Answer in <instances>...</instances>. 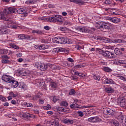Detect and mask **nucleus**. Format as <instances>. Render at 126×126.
I'll return each instance as SVG.
<instances>
[{
  "instance_id": "nucleus-25",
  "label": "nucleus",
  "mask_w": 126,
  "mask_h": 126,
  "mask_svg": "<svg viewBox=\"0 0 126 126\" xmlns=\"http://www.w3.org/2000/svg\"><path fill=\"white\" fill-rule=\"evenodd\" d=\"M32 34H38V35H42L43 34L42 30H32Z\"/></svg>"
},
{
  "instance_id": "nucleus-37",
  "label": "nucleus",
  "mask_w": 126,
  "mask_h": 126,
  "mask_svg": "<svg viewBox=\"0 0 126 126\" xmlns=\"http://www.w3.org/2000/svg\"><path fill=\"white\" fill-rule=\"evenodd\" d=\"M53 54H56V53H59V52H62V50L59 48H55L53 50Z\"/></svg>"
},
{
  "instance_id": "nucleus-19",
  "label": "nucleus",
  "mask_w": 126,
  "mask_h": 126,
  "mask_svg": "<svg viewBox=\"0 0 126 126\" xmlns=\"http://www.w3.org/2000/svg\"><path fill=\"white\" fill-rule=\"evenodd\" d=\"M70 2H74V3H76V4H78V5H84L85 4V2L83 1L82 0H69Z\"/></svg>"
},
{
  "instance_id": "nucleus-41",
  "label": "nucleus",
  "mask_w": 126,
  "mask_h": 126,
  "mask_svg": "<svg viewBox=\"0 0 126 126\" xmlns=\"http://www.w3.org/2000/svg\"><path fill=\"white\" fill-rule=\"evenodd\" d=\"M9 94L13 98H16L17 97V94H14L13 92H11L9 93Z\"/></svg>"
},
{
  "instance_id": "nucleus-57",
  "label": "nucleus",
  "mask_w": 126,
  "mask_h": 126,
  "mask_svg": "<svg viewBox=\"0 0 126 126\" xmlns=\"http://www.w3.org/2000/svg\"><path fill=\"white\" fill-rule=\"evenodd\" d=\"M67 61L70 63H74V60L71 58H68L67 59Z\"/></svg>"
},
{
  "instance_id": "nucleus-20",
  "label": "nucleus",
  "mask_w": 126,
  "mask_h": 126,
  "mask_svg": "<svg viewBox=\"0 0 126 126\" xmlns=\"http://www.w3.org/2000/svg\"><path fill=\"white\" fill-rule=\"evenodd\" d=\"M27 9H28V8H20L18 10L17 9V13H19V14H25V13H27Z\"/></svg>"
},
{
  "instance_id": "nucleus-16",
  "label": "nucleus",
  "mask_w": 126,
  "mask_h": 126,
  "mask_svg": "<svg viewBox=\"0 0 126 126\" xmlns=\"http://www.w3.org/2000/svg\"><path fill=\"white\" fill-rule=\"evenodd\" d=\"M29 71L26 70H22L18 71V74L20 75V76H27V75H29Z\"/></svg>"
},
{
  "instance_id": "nucleus-14",
  "label": "nucleus",
  "mask_w": 126,
  "mask_h": 126,
  "mask_svg": "<svg viewBox=\"0 0 126 126\" xmlns=\"http://www.w3.org/2000/svg\"><path fill=\"white\" fill-rule=\"evenodd\" d=\"M1 59H3L1 60L2 63H9L10 62H9V60L10 57H8L7 55H2L1 56Z\"/></svg>"
},
{
  "instance_id": "nucleus-15",
  "label": "nucleus",
  "mask_w": 126,
  "mask_h": 126,
  "mask_svg": "<svg viewBox=\"0 0 126 126\" xmlns=\"http://www.w3.org/2000/svg\"><path fill=\"white\" fill-rule=\"evenodd\" d=\"M10 83L12 88H17V87H18V85H19V83H18V81L14 79V78H13V79H12Z\"/></svg>"
},
{
  "instance_id": "nucleus-48",
  "label": "nucleus",
  "mask_w": 126,
  "mask_h": 126,
  "mask_svg": "<svg viewBox=\"0 0 126 126\" xmlns=\"http://www.w3.org/2000/svg\"><path fill=\"white\" fill-rule=\"evenodd\" d=\"M18 86H19V88H21V89H24V88H25V86H26V85H24V84H19Z\"/></svg>"
},
{
  "instance_id": "nucleus-61",
  "label": "nucleus",
  "mask_w": 126,
  "mask_h": 126,
  "mask_svg": "<svg viewBox=\"0 0 126 126\" xmlns=\"http://www.w3.org/2000/svg\"><path fill=\"white\" fill-rule=\"evenodd\" d=\"M29 118H31L32 119H35L36 118V116H35V115H34L33 114H31L29 113Z\"/></svg>"
},
{
  "instance_id": "nucleus-54",
  "label": "nucleus",
  "mask_w": 126,
  "mask_h": 126,
  "mask_svg": "<svg viewBox=\"0 0 126 126\" xmlns=\"http://www.w3.org/2000/svg\"><path fill=\"white\" fill-rule=\"evenodd\" d=\"M126 119V116L125 115H122L121 117H120V120L122 121V123H124V121L125 122Z\"/></svg>"
},
{
  "instance_id": "nucleus-28",
  "label": "nucleus",
  "mask_w": 126,
  "mask_h": 126,
  "mask_svg": "<svg viewBox=\"0 0 126 126\" xmlns=\"http://www.w3.org/2000/svg\"><path fill=\"white\" fill-rule=\"evenodd\" d=\"M96 51L97 53H99L100 55L104 57V54H105V51L100 49V48H96Z\"/></svg>"
},
{
  "instance_id": "nucleus-35",
  "label": "nucleus",
  "mask_w": 126,
  "mask_h": 126,
  "mask_svg": "<svg viewBox=\"0 0 126 126\" xmlns=\"http://www.w3.org/2000/svg\"><path fill=\"white\" fill-rule=\"evenodd\" d=\"M0 53L2 55L4 54H7L8 53V49H4L0 50Z\"/></svg>"
},
{
  "instance_id": "nucleus-23",
  "label": "nucleus",
  "mask_w": 126,
  "mask_h": 126,
  "mask_svg": "<svg viewBox=\"0 0 126 126\" xmlns=\"http://www.w3.org/2000/svg\"><path fill=\"white\" fill-rule=\"evenodd\" d=\"M63 123L64 124H69V125H72L74 122L73 120H70L67 119H65L63 120Z\"/></svg>"
},
{
  "instance_id": "nucleus-2",
  "label": "nucleus",
  "mask_w": 126,
  "mask_h": 126,
  "mask_svg": "<svg viewBox=\"0 0 126 126\" xmlns=\"http://www.w3.org/2000/svg\"><path fill=\"white\" fill-rule=\"evenodd\" d=\"M48 22H52L55 23L56 22H60V23H63V17L59 15H54L52 17H50L46 19Z\"/></svg>"
},
{
  "instance_id": "nucleus-38",
  "label": "nucleus",
  "mask_w": 126,
  "mask_h": 126,
  "mask_svg": "<svg viewBox=\"0 0 126 126\" xmlns=\"http://www.w3.org/2000/svg\"><path fill=\"white\" fill-rule=\"evenodd\" d=\"M52 41L53 42V43L59 44V36L52 38Z\"/></svg>"
},
{
  "instance_id": "nucleus-63",
  "label": "nucleus",
  "mask_w": 126,
  "mask_h": 126,
  "mask_svg": "<svg viewBox=\"0 0 126 126\" xmlns=\"http://www.w3.org/2000/svg\"><path fill=\"white\" fill-rule=\"evenodd\" d=\"M96 40H99V41H102V40H104V37H102L100 36H97Z\"/></svg>"
},
{
  "instance_id": "nucleus-11",
  "label": "nucleus",
  "mask_w": 126,
  "mask_h": 126,
  "mask_svg": "<svg viewBox=\"0 0 126 126\" xmlns=\"http://www.w3.org/2000/svg\"><path fill=\"white\" fill-rule=\"evenodd\" d=\"M5 13L9 14V13H15L17 11V9L14 7H9L4 10Z\"/></svg>"
},
{
  "instance_id": "nucleus-49",
  "label": "nucleus",
  "mask_w": 126,
  "mask_h": 126,
  "mask_svg": "<svg viewBox=\"0 0 126 126\" xmlns=\"http://www.w3.org/2000/svg\"><path fill=\"white\" fill-rule=\"evenodd\" d=\"M113 124L115 126H120V123L116 120L113 121Z\"/></svg>"
},
{
  "instance_id": "nucleus-18",
  "label": "nucleus",
  "mask_w": 126,
  "mask_h": 126,
  "mask_svg": "<svg viewBox=\"0 0 126 126\" xmlns=\"http://www.w3.org/2000/svg\"><path fill=\"white\" fill-rule=\"evenodd\" d=\"M93 107V105H88V106H80L78 104H75L74 110H80V109H85L86 108H92Z\"/></svg>"
},
{
  "instance_id": "nucleus-50",
  "label": "nucleus",
  "mask_w": 126,
  "mask_h": 126,
  "mask_svg": "<svg viewBox=\"0 0 126 126\" xmlns=\"http://www.w3.org/2000/svg\"><path fill=\"white\" fill-rule=\"evenodd\" d=\"M77 114H78L79 117H83V116H84V114H83V112H82V111H78Z\"/></svg>"
},
{
  "instance_id": "nucleus-36",
  "label": "nucleus",
  "mask_w": 126,
  "mask_h": 126,
  "mask_svg": "<svg viewBox=\"0 0 126 126\" xmlns=\"http://www.w3.org/2000/svg\"><path fill=\"white\" fill-rule=\"evenodd\" d=\"M112 43H123V39H113Z\"/></svg>"
},
{
  "instance_id": "nucleus-58",
  "label": "nucleus",
  "mask_w": 126,
  "mask_h": 126,
  "mask_svg": "<svg viewBox=\"0 0 126 126\" xmlns=\"http://www.w3.org/2000/svg\"><path fill=\"white\" fill-rule=\"evenodd\" d=\"M105 4H111L112 3V1L110 0H106L105 1Z\"/></svg>"
},
{
  "instance_id": "nucleus-56",
  "label": "nucleus",
  "mask_w": 126,
  "mask_h": 126,
  "mask_svg": "<svg viewBox=\"0 0 126 126\" xmlns=\"http://www.w3.org/2000/svg\"><path fill=\"white\" fill-rule=\"evenodd\" d=\"M66 44H72V41H71V39L67 38Z\"/></svg>"
},
{
  "instance_id": "nucleus-62",
  "label": "nucleus",
  "mask_w": 126,
  "mask_h": 126,
  "mask_svg": "<svg viewBox=\"0 0 126 126\" xmlns=\"http://www.w3.org/2000/svg\"><path fill=\"white\" fill-rule=\"evenodd\" d=\"M114 64H120V60H115L114 62Z\"/></svg>"
},
{
  "instance_id": "nucleus-10",
  "label": "nucleus",
  "mask_w": 126,
  "mask_h": 126,
  "mask_svg": "<svg viewBox=\"0 0 126 126\" xmlns=\"http://www.w3.org/2000/svg\"><path fill=\"white\" fill-rule=\"evenodd\" d=\"M76 30L82 32V33H88L89 32V29L85 27H76L75 28Z\"/></svg>"
},
{
  "instance_id": "nucleus-51",
  "label": "nucleus",
  "mask_w": 126,
  "mask_h": 126,
  "mask_svg": "<svg viewBox=\"0 0 126 126\" xmlns=\"http://www.w3.org/2000/svg\"><path fill=\"white\" fill-rule=\"evenodd\" d=\"M119 63L120 64H126V60H119Z\"/></svg>"
},
{
  "instance_id": "nucleus-53",
  "label": "nucleus",
  "mask_w": 126,
  "mask_h": 126,
  "mask_svg": "<svg viewBox=\"0 0 126 126\" xmlns=\"http://www.w3.org/2000/svg\"><path fill=\"white\" fill-rule=\"evenodd\" d=\"M43 29L45 30H47V31H49V30H50L51 29V27H50V26H44L43 27Z\"/></svg>"
},
{
  "instance_id": "nucleus-22",
  "label": "nucleus",
  "mask_w": 126,
  "mask_h": 126,
  "mask_svg": "<svg viewBox=\"0 0 126 126\" xmlns=\"http://www.w3.org/2000/svg\"><path fill=\"white\" fill-rule=\"evenodd\" d=\"M104 91L106 93H114L115 90L112 87H106L104 89Z\"/></svg>"
},
{
  "instance_id": "nucleus-30",
  "label": "nucleus",
  "mask_w": 126,
  "mask_h": 126,
  "mask_svg": "<svg viewBox=\"0 0 126 126\" xmlns=\"http://www.w3.org/2000/svg\"><path fill=\"white\" fill-rule=\"evenodd\" d=\"M45 81L47 83H50V84L54 81L52 78L46 77L45 79Z\"/></svg>"
},
{
  "instance_id": "nucleus-17",
  "label": "nucleus",
  "mask_w": 126,
  "mask_h": 126,
  "mask_svg": "<svg viewBox=\"0 0 126 126\" xmlns=\"http://www.w3.org/2000/svg\"><path fill=\"white\" fill-rule=\"evenodd\" d=\"M103 113L104 115L110 116V115H113V110L108 108H105L103 109Z\"/></svg>"
},
{
  "instance_id": "nucleus-42",
  "label": "nucleus",
  "mask_w": 126,
  "mask_h": 126,
  "mask_svg": "<svg viewBox=\"0 0 126 126\" xmlns=\"http://www.w3.org/2000/svg\"><path fill=\"white\" fill-rule=\"evenodd\" d=\"M75 93H76V92H75L74 89H71L69 91V95H75Z\"/></svg>"
},
{
  "instance_id": "nucleus-8",
  "label": "nucleus",
  "mask_w": 126,
  "mask_h": 126,
  "mask_svg": "<svg viewBox=\"0 0 126 126\" xmlns=\"http://www.w3.org/2000/svg\"><path fill=\"white\" fill-rule=\"evenodd\" d=\"M102 119L100 118L98 116H95L91 117L87 120V122H89V123H99V122H101Z\"/></svg>"
},
{
  "instance_id": "nucleus-13",
  "label": "nucleus",
  "mask_w": 126,
  "mask_h": 126,
  "mask_svg": "<svg viewBox=\"0 0 126 126\" xmlns=\"http://www.w3.org/2000/svg\"><path fill=\"white\" fill-rule=\"evenodd\" d=\"M35 49L37 50H41L42 51H44V50H47L48 49V46L46 44H37L35 46Z\"/></svg>"
},
{
  "instance_id": "nucleus-29",
  "label": "nucleus",
  "mask_w": 126,
  "mask_h": 126,
  "mask_svg": "<svg viewBox=\"0 0 126 126\" xmlns=\"http://www.w3.org/2000/svg\"><path fill=\"white\" fill-rule=\"evenodd\" d=\"M59 123H60V119H59V118H55V121L53 122L54 125L55 124V126H60V124H59Z\"/></svg>"
},
{
  "instance_id": "nucleus-46",
  "label": "nucleus",
  "mask_w": 126,
  "mask_h": 126,
  "mask_svg": "<svg viewBox=\"0 0 126 126\" xmlns=\"http://www.w3.org/2000/svg\"><path fill=\"white\" fill-rule=\"evenodd\" d=\"M23 118H25V119H29V113H25L22 116Z\"/></svg>"
},
{
  "instance_id": "nucleus-4",
  "label": "nucleus",
  "mask_w": 126,
  "mask_h": 126,
  "mask_svg": "<svg viewBox=\"0 0 126 126\" xmlns=\"http://www.w3.org/2000/svg\"><path fill=\"white\" fill-rule=\"evenodd\" d=\"M18 38L20 39V40H28V41H32V40H34L33 35H28L24 34H19Z\"/></svg>"
},
{
  "instance_id": "nucleus-7",
  "label": "nucleus",
  "mask_w": 126,
  "mask_h": 126,
  "mask_svg": "<svg viewBox=\"0 0 126 126\" xmlns=\"http://www.w3.org/2000/svg\"><path fill=\"white\" fill-rule=\"evenodd\" d=\"M102 82L103 84H116V83L114 80H113V79L106 77H103Z\"/></svg>"
},
{
  "instance_id": "nucleus-39",
  "label": "nucleus",
  "mask_w": 126,
  "mask_h": 126,
  "mask_svg": "<svg viewBox=\"0 0 126 126\" xmlns=\"http://www.w3.org/2000/svg\"><path fill=\"white\" fill-rule=\"evenodd\" d=\"M10 46L12 48H13L14 49H15L16 50H18L19 49V47L16 44H13V43H10Z\"/></svg>"
},
{
  "instance_id": "nucleus-40",
  "label": "nucleus",
  "mask_w": 126,
  "mask_h": 126,
  "mask_svg": "<svg viewBox=\"0 0 126 126\" xmlns=\"http://www.w3.org/2000/svg\"><path fill=\"white\" fill-rule=\"evenodd\" d=\"M0 100L2 102H6V101H7L6 98H5V97L3 96L2 95H0Z\"/></svg>"
},
{
  "instance_id": "nucleus-34",
  "label": "nucleus",
  "mask_w": 126,
  "mask_h": 126,
  "mask_svg": "<svg viewBox=\"0 0 126 126\" xmlns=\"http://www.w3.org/2000/svg\"><path fill=\"white\" fill-rule=\"evenodd\" d=\"M32 100L35 101V100H37V99H40L41 98V96L40 95V94H37L35 96L32 97Z\"/></svg>"
},
{
  "instance_id": "nucleus-24",
  "label": "nucleus",
  "mask_w": 126,
  "mask_h": 126,
  "mask_svg": "<svg viewBox=\"0 0 126 126\" xmlns=\"http://www.w3.org/2000/svg\"><path fill=\"white\" fill-rule=\"evenodd\" d=\"M114 53L116 54L117 56H121V55H123V52L121 51V49L120 48H116L114 50Z\"/></svg>"
},
{
  "instance_id": "nucleus-26",
  "label": "nucleus",
  "mask_w": 126,
  "mask_h": 126,
  "mask_svg": "<svg viewBox=\"0 0 126 126\" xmlns=\"http://www.w3.org/2000/svg\"><path fill=\"white\" fill-rule=\"evenodd\" d=\"M75 75H77L78 76H79V77H85V74L83 73H79L78 71H76L74 72Z\"/></svg>"
},
{
  "instance_id": "nucleus-45",
  "label": "nucleus",
  "mask_w": 126,
  "mask_h": 126,
  "mask_svg": "<svg viewBox=\"0 0 126 126\" xmlns=\"http://www.w3.org/2000/svg\"><path fill=\"white\" fill-rule=\"evenodd\" d=\"M26 4H32L34 3L33 0H28L25 2Z\"/></svg>"
},
{
  "instance_id": "nucleus-52",
  "label": "nucleus",
  "mask_w": 126,
  "mask_h": 126,
  "mask_svg": "<svg viewBox=\"0 0 126 126\" xmlns=\"http://www.w3.org/2000/svg\"><path fill=\"white\" fill-rule=\"evenodd\" d=\"M52 98H53V99H52L53 102H54V103H56L58 100V98H57V96H53Z\"/></svg>"
},
{
  "instance_id": "nucleus-6",
  "label": "nucleus",
  "mask_w": 126,
  "mask_h": 126,
  "mask_svg": "<svg viewBox=\"0 0 126 126\" xmlns=\"http://www.w3.org/2000/svg\"><path fill=\"white\" fill-rule=\"evenodd\" d=\"M8 28V26H7L6 24H2L0 25V35H2V34H7L8 32L6 28Z\"/></svg>"
},
{
  "instance_id": "nucleus-21",
  "label": "nucleus",
  "mask_w": 126,
  "mask_h": 126,
  "mask_svg": "<svg viewBox=\"0 0 126 126\" xmlns=\"http://www.w3.org/2000/svg\"><path fill=\"white\" fill-rule=\"evenodd\" d=\"M108 19L113 23H119V22H121V19L118 17H113V18L110 17Z\"/></svg>"
},
{
  "instance_id": "nucleus-43",
  "label": "nucleus",
  "mask_w": 126,
  "mask_h": 126,
  "mask_svg": "<svg viewBox=\"0 0 126 126\" xmlns=\"http://www.w3.org/2000/svg\"><path fill=\"white\" fill-rule=\"evenodd\" d=\"M85 66L83 65L82 64H77L74 67L76 68V69H77V68H82V67H85Z\"/></svg>"
},
{
  "instance_id": "nucleus-59",
  "label": "nucleus",
  "mask_w": 126,
  "mask_h": 126,
  "mask_svg": "<svg viewBox=\"0 0 126 126\" xmlns=\"http://www.w3.org/2000/svg\"><path fill=\"white\" fill-rule=\"evenodd\" d=\"M120 77L121 80H123V81H126V76H125V77L123 76H120Z\"/></svg>"
},
{
  "instance_id": "nucleus-3",
  "label": "nucleus",
  "mask_w": 126,
  "mask_h": 126,
  "mask_svg": "<svg viewBox=\"0 0 126 126\" xmlns=\"http://www.w3.org/2000/svg\"><path fill=\"white\" fill-rule=\"evenodd\" d=\"M103 55L104 58L109 60H113V59L117 58V56L114 53L109 51H104Z\"/></svg>"
},
{
  "instance_id": "nucleus-64",
  "label": "nucleus",
  "mask_w": 126,
  "mask_h": 126,
  "mask_svg": "<svg viewBox=\"0 0 126 126\" xmlns=\"http://www.w3.org/2000/svg\"><path fill=\"white\" fill-rule=\"evenodd\" d=\"M39 85H40V86H44V84H45V82H44V81H42L40 82H39Z\"/></svg>"
},
{
  "instance_id": "nucleus-12",
  "label": "nucleus",
  "mask_w": 126,
  "mask_h": 126,
  "mask_svg": "<svg viewBox=\"0 0 126 126\" xmlns=\"http://www.w3.org/2000/svg\"><path fill=\"white\" fill-rule=\"evenodd\" d=\"M50 90L52 91H56L58 89V83L56 81H53L50 84Z\"/></svg>"
},
{
  "instance_id": "nucleus-32",
  "label": "nucleus",
  "mask_w": 126,
  "mask_h": 126,
  "mask_svg": "<svg viewBox=\"0 0 126 126\" xmlns=\"http://www.w3.org/2000/svg\"><path fill=\"white\" fill-rule=\"evenodd\" d=\"M94 79L95 80H98V81H100V79H101V76H99V75H96V74H93V76Z\"/></svg>"
},
{
  "instance_id": "nucleus-1",
  "label": "nucleus",
  "mask_w": 126,
  "mask_h": 126,
  "mask_svg": "<svg viewBox=\"0 0 126 126\" xmlns=\"http://www.w3.org/2000/svg\"><path fill=\"white\" fill-rule=\"evenodd\" d=\"M95 26L97 29H103V30H110L112 28L110 24L105 22H97L96 23Z\"/></svg>"
},
{
  "instance_id": "nucleus-44",
  "label": "nucleus",
  "mask_w": 126,
  "mask_h": 126,
  "mask_svg": "<svg viewBox=\"0 0 126 126\" xmlns=\"http://www.w3.org/2000/svg\"><path fill=\"white\" fill-rule=\"evenodd\" d=\"M120 106L121 107H125L126 106V101H125V99H122L120 101Z\"/></svg>"
},
{
  "instance_id": "nucleus-60",
  "label": "nucleus",
  "mask_w": 126,
  "mask_h": 126,
  "mask_svg": "<svg viewBox=\"0 0 126 126\" xmlns=\"http://www.w3.org/2000/svg\"><path fill=\"white\" fill-rule=\"evenodd\" d=\"M75 47L77 49V50H78L81 49L82 48V47H81L79 45H75Z\"/></svg>"
},
{
  "instance_id": "nucleus-9",
  "label": "nucleus",
  "mask_w": 126,
  "mask_h": 126,
  "mask_svg": "<svg viewBox=\"0 0 126 126\" xmlns=\"http://www.w3.org/2000/svg\"><path fill=\"white\" fill-rule=\"evenodd\" d=\"M1 78H2V80H3L4 82H7V83H10V82H11V81L13 79V77L9 75L3 74Z\"/></svg>"
},
{
  "instance_id": "nucleus-55",
  "label": "nucleus",
  "mask_w": 126,
  "mask_h": 126,
  "mask_svg": "<svg viewBox=\"0 0 126 126\" xmlns=\"http://www.w3.org/2000/svg\"><path fill=\"white\" fill-rule=\"evenodd\" d=\"M26 107H30L31 108H33V104L32 103H27L26 104Z\"/></svg>"
},
{
  "instance_id": "nucleus-31",
  "label": "nucleus",
  "mask_w": 126,
  "mask_h": 126,
  "mask_svg": "<svg viewBox=\"0 0 126 126\" xmlns=\"http://www.w3.org/2000/svg\"><path fill=\"white\" fill-rule=\"evenodd\" d=\"M103 70L104 71H105L106 72H112V70L109 67H103Z\"/></svg>"
},
{
  "instance_id": "nucleus-33",
  "label": "nucleus",
  "mask_w": 126,
  "mask_h": 126,
  "mask_svg": "<svg viewBox=\"0 0 126 126\" xmlns=\"http://www.w3.org/2000/svg\"><path fill=\"white\" fill-rule=\"evenodd\" d=\"M60 106H64V107H67L68 106V103H67V101L63 100L60 103Z\"/></svg>"
},
{
  "instance_id": "nucleus-47",
  "label": "nucleus",
  "mask_w": 126,
  "mask_h": 126,
  "mask_svg": "<svg viewBox=\"0 0 126 126\" xmlns=\"http://www.w3.org/2000/svg\"><path fill=\"white\" fill-rule=\"evenodd\" d=\"M6 23H9V24H14V22H13V21H12V20H10V19H7V20H6Z\"/></svg>"
},
{
  "instance_id": "nucleus-5",
  "label": "nucleus",
  "mask_w": 126,
  "mask_h": 126,
  "mask_svg": "<svg viewBox=\"0 0 126 126\" xmlns=\"http://www.w3.org/2000/svg\"><path fill=\"white\" fill-rule=\"evenodd\" d=\"M34 67H36L37 69L41 70V71H44L47 69V66L45 65L44 64L41 63H35L34 64Z\"/></svg>"
},
{
  "instance_id": "nucleus-27",
  "label": "nucleus",
  "mask_w": 126,
  "mask_h": 126,
  "mask_svg": "<svg viewBox=\"0 0 126 126\" xmlns=\"http://www.w3.org/2000/svg\"><path fill=\"white\" fill-rule=\"evenodd\" d=\"M103 42L107 43H113V39L111 38L104 37L103 38Z\"/></svg>"
}]
</instances>
